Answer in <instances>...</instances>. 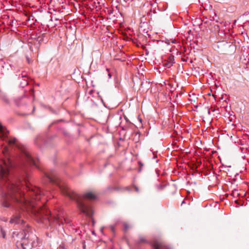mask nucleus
<instances>
[{"mask_svg": "<svg viewBox=\"0 0 249 249\" xmlns=\"http://www.w3.org/2000/svg\"><path fill=\"white\" fill-rule=\"evenodd\" d=\"M108 77H109V78H111V74H110V73H108Z\"/></svg>", "mask_w": 249, "mask_h": 249, "instance_id": "6ab92c4d", "label": "nucleus"}, {"mask_svg": "<svg viewBox=\"0 0 249 249\" xmlns=\"http://www.w3.org/2000/svg\"><path fill=\"white\" fill-rule=\"evenodd\" d=\"M146 241L144 237H140L139 239V242L141 243L145 242Z\"/></svg>", "mask_w": 249, "mask_h": 249, "instance_id": "9b49d317", "label": "nucleus"}, {"mask_svg": "<svg viewBox=\"0 0 249 249\" xmlns=\"http://www.w3.org/2000/svg\"><path fill=\"white\" fill-rule=\"evenodd\" d=\"M23 84L25 85H27L28 83L26 81H25Z\"/></svg>", "mask_w": 249, "mask_h": 249, "instance_id": "2eb2a0df", "label": "nucleus"}, {"mask_svg": "<svg viewBox=\"0 0 249 249\" xmlns=\"http://www.w3.org/2000/svg\"><path fill=\"white\" fill-rule=\"evenodd\" d=\"M110 229H111V230L112 231H114V227H113V226H110Z\"/></svg>", "mask_w": 249, "mask_h": 249, "instance_id": "f3484780", "label": "nucleus"}, {"mask_svg": "<svg viewBox=\"0 0 249 249\" xmlns=\"http://www.w3.org/2000/svg\"><path fill=\"white\" fill-rule=\"evenodd\" d=\"M70 244H71L74 240L71 235H67V238L66 239Z\"/></svg>", "mask_w": 249, "mask_h": 249, "instance_id": "0eeeda50", "label": "nucleus"}, {"mask_svg": "<svg viewBox=\"0 0 249 249\" xmlns=\"http://www.w3.org/2000/svg\"><path fill=\"white\" fill-rule=\"evenodd\" d=\"M27 60L28 62L29 63H30V60H29V58L28 57H27Z\"/></svg>", "mask_w": 249, "mask_h": 249, "instance_id": "aec40b11", "label": "nucleus"}, {"mask_svg": "<svg viewBox=\"0 0 249 249\" xmlns=\"http://www.w3.org/2000/svg\"><path fill=\"white\" fill-rule=\"evenodd\" d=\"M20 159L22 162L28 163L29 165H33L36 168H38L37 165L36 160L34 159L30 153L24 148L21 149Z\"/></svg>", "mask_w": 249, "mask_h": 249, "instance_id": "20e7f679", "label": "nucleus"}, {"mask_svg": "<svg viewBox=\"0 0 249 249\" xmlns=\"http://www.w3.org/2000/svg\"><path fill=\"white\" fill-rule=\"evenodd\" d=\"M174 63V62H172V61H171V62L167 61V62H166L164 64V66L169 68L172 66V65Z\"/></svg>", "mask_w": 249, "mask_h": 249, "instance_id": "6e6552de", "label": "nucleus"}, {"mask_svg": "<svg viewBox=\"0 0 249 249\" xmlns=\"http://www.w3.org/2000/svg\"><path fill=\"white\" fill-rule=\"evenodd\" d=\"M1 236L3 238H5L6 236L5 232L2 229H1Z\"/></svg>", "mask_w": 249, "mask_h": 249, "instance_id": "9d476101", "label": "nucleus"}, {"mask_svg": "<svg viewBox=\"0 0 249 249\" xmlns=\"http://www.w3.org/2000/svg\"><path fill=\"white\" fill-rule=\"evenodd\" d=\"M174 56L171 54L169 56L168 61L169 62L172 61V62H174Z\"/></svg>", "mask_w": 249, "mask_h": 249, "instance_id": "1a4fd4ad", "label": "nucleus"}, {"mask_svg": "<svg viewBox=\"0 0 249 249\" xmlns=\"http://www.w3.org/2000/svg\"><path fill=\"white\" fill-rule=\"evenodd\" d=\"M135 189L136 191H137V192L139 191V189L137 187H135Z\"/></svg>", "mask_w": 249, "mask_h": 249, "instance_id": "dca6fc26", "label": "nucleus"}, {"mask_svg": "<svg viewBox=\"0 0 249 249\" xmlns=\"http://www.w3.org/2000/svg\"><path fill=\"white\" fill-rule=\"evenodd\" d=\"M173 43H175V40L172 41Z\"/></svg>", "mask_w": 249, "mask_h": 249, "instance_id": "4be33fe9", "label": "nucleus"}, {"mask_svg": "<svg viewBox=\"0 0 249 249\" xmlns=\"http://www.w3.org/2000/svg\"><path fill=\"white\" fill-rule=\"evenodd\" d=\"M233 195H238V194H237V191L236 190H235L233 192Z\"/></svg>", "mask_w": 249, "mask_h": 249, "instance_id": "4468645a", "label": "nucleus"}, {"mask_svg": "<svg viewBox=\"0 0 249 249\" xmlns=\"http://www.w3.org/2000/svg\"><path fill=\"white\" fill-rule=\"evenodd\" d=\"M103 229H104V227L101 228V229H100V231H101L102 232H103Z\"/></svg>", "mask_w": 249, "mask_h": 249, "instance_id": "a211bd4d", "label": "nucleus"}, {"mask_svg": "<svg viewBox=\"0 0 249 249\" xmlns=\"http://www.w3.org/2000/svg\"><path fill=\"white\" fill-rule=\"evenodd\" d=\"M62 193L69 197L71 199L76 202L77 207L81 213L91 217L93 214V211L91 207L86 204L85 199L94 200L96 199V196L92 192L85 193L83 196H80L69 188L65 183L58 184Z\"/></svg>", "mask_w": 249, "mask_h": 249, "instance_id": "7ed1b4c3", "label": "nucleus"}, {"mask_svg": "<svg viewBox=\"0 0 249 249\" xmlns=\"http://www.w3.org/2000/svg\"><path fill=\"white\" fill-rule=\"evenodd\" d=\"M23 216L22 212H17L10 220L11 223L20 225L22 228V230L13 232V237L17 241V247L21 246L23 249H34L38 245V238L31 231Z\"/></svg>", "mask_w": 249, "mask_h": 249, "instance_id": "f03ea898", "label": "nucleus"}, {"mask_svg": "<svg viewBox=\"0 0 249 249\" xmlns=\"http://www.w3.org/2000/svg\"><path fill=\"white\" fill-rule=\"evenodd\" d=\"M208 113H209V114H210V110H208Z\"/></svg>", "mask_w": 249, "mask_h": 249, "instance_id": "412c9836", "label": "nucleus"}, {"mask_svg": "<svg viewBox=\"0 0 249 249\" xmlns=\"http://www.w3.org/2000/svg\"><path fill=\"white\" fill-rule=\"evenodd\" d=\"M153 246L154 249H170L164 243L159 241H155L153 243Z\"/></svg>", "mask_w": 249, "mask_h": 249, "instance_id": "423d86ee", "label": "nucleus"}, {"mask_svg": "<svg viewBox=\"0 0 249 249\" xmlns=\"http://www.w3.org/2000/svg\"><path fill=\"white\" fill-rule=\"evenodd\" d=\"M124 230L125 231L127 230L129 228L128 226L126 224H125L124 225Z\"/></svg>", "mask_w": 249, "mask_h": 249, "instance_id": "f8f14e48", "label": "nucleus"}, {"mask_svg": "<svg viewBox=\"0 0 249 249\" xmlns=\"http://www.w3.org/2000/svg\"><path fill=\"white\" fill-rule=\"evenodd\" d=\"M48 178H49V180L51 182H53V178H52L51 177H48Z\"/></svg>", "mask_w": 249, "mask_h": 249, "instance_id": "ddd939ff", "label": "nucleus"}, {"mask_svg": "<svg viewBox=\"0 0 249 249\" xmlns=\"http://www.w3.org/2000/svg\"><path fill=\"white\" fill-rule=\"evenodd\" d=\"M8 148H3L2 152L6 159L0 161V204L2 206L9 208L11 202H16L28 211H31L39 222L46 223L48 222L50 225L54 223L59 226L64 223H69L68 219L64 216L57 214L52 216L43 202L40 203L39 200L42 197L41 191L36 187L29 186V181L25 179L16 182L10 180V169L13 164L7 156Z\"/></svg>", "mask_w": 249, "mask_h": 249, "instance_id": "f257e3e1", "label": "nucleus"}, {"mask_svg": "<svg viewBox=\"0 0 249 249\" xmlns=\"http://www.w3.org/2000/svg\"><path fill=\"white\" fill-rule=\"evenodd\" d=\"M8 131L0 123V138L3 141H6L9 144H15L18 146L17 140L15 138L9 139L7 136Z\"/></svg>", "mask_w": 249, "mask_h": 249, "instance_id": "39448f33", "label": "nucleus"}]
</instances>
